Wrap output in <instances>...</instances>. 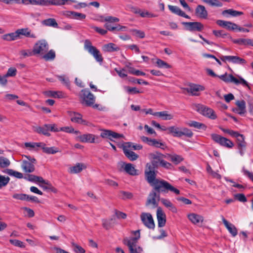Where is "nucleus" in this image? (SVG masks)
I'll return each instance as SVG.
<instances>
[{
	"mask_svg": "<svg viewBox=\"0 0 253 253\" xmlns=\"http://www.w3.org/2000/svg\"><path fill=\"white\" fill-rule=\"evenodd\" d=\"M187 124L190 127L198 129L206 130L207 128V126L205 124L194 121H190Z\"/></svg>",
	"mask_w": 253,
	"mask_h": 253,
	"instance_id": "2f4dec72",
	"label": "nucleus"
},
{
	"mask_svg": "<svg viewBox=\"0 0 253 253\" xmlns=\"http://www.w3.org/2000/svg\"><path fill=\"white\" fill-rule=\"evenodd\" d=\"M26 194H22V193H15L13 194L12 197L13 199H17V200H20L22 201H26Z\"/></svg>",
	"mask_w": 253,
	"mask_h": 253,
	"instance_id": "0e129e2a",
	"label": "nucleus"
},
{
	"mask_svg": "<svg viewBox=\"0 0 253 253\" xmlns=\"http://www.w3.org/2000/svg\"><path fill=\"white\" fill-rule=\"evenodd\" d=\"M140 218L143 223L147 228L151 229H154L155 223L151 213L143 212L140 215Z\"/></svg>",
	"mask_w": 253,
	"mask_h": 253,
	"instance_id": "f8f14e48",
	"label": "nucleus"
},
{
	"mask_svg": "<svg viewBox=\"0 0 253 253\" xmlns=\"http://www.w3.org/2000/svg\"><path fill=\"white\" fill-rule=\"evenodd\" d=\"M222 14L223 15L228 14L233 17H237L243 15L244 13L242 11H238L233 9H229L223 10Z\"/></svg>",
	"mask_w": 253,
	"mask_h": 253,
	"instance_id": "c9c22d12",
	"label": "nucleus"
},
{
	"mask_svg": "<svg viewBox=\"0 0 253 253\" xmlns=\"http://www.w3.org/2000/svg\"><path fill=\"white\" fill-rule=\"evenodd\" d=\"M126 91L129 94H135L137 93H141L139 90L137 89V88L135 87H130L129 86H126L124 87Z\"/></svg>",
	"mask_w": 253,
	"mask_h": 253,
	"instance_id": "a18cd8bd",
	"label": "nucleus"
},
{
	"mask_svg": "<svg viewBox=\"0 0 253 253\" xmlns=\"http://www.w3.org/2000/svg\"><path fill=\"white\" fill-rule=\"evenodd\" d=\"M70 115L71 117V121L78 124L82 118V115L81 114L75 112H71Z\"/></svg>",
	"mask_w": 253,
	"mask_h": 253,
	"instance_id": "a19ab883",
	"label": "nucleus"
},
{
	"mask_svg": "<svg viewBox=\"0 0 253 253\" xmlns=\"http://www.w3.org/2000/svg\"><path fill=\"white\" fill-rule=\"evenodd\" d=\"M234 199L235 200H237L241 202H246L247 201V199L245 196V195L243 194H236L234 195Z\"/></svg>",
	"mask_w": 253,
	"mask_h": 253,
	"instance_id": "e2e57ef3",
	"label": "nucleus"
},
{
	"mask_svg": "<svg viewBox=\"0 0 253 253\" xmlns=\"http://www.w3.org/2000/svg\"><path fill=\"white\" fill-rule=\"evenodd\" d=\"M10 164L9 160L4 157H0V167L4 168L8 167Z\"/></svg>",
	"mask_w": 253,
	"mask_h": 253,
	"instance_id": "09e8293b",
	"label": "nucleus"
},
{
	"mask_svg": "<svg viewBox=\"0 0 253 253\" xmlns=\"http://www.w3.org/2000/svg\"><path fill=\"white\" fill-rule=\"evenodd\" d=\"M82 98L83 99V103H84L87 106H92L94 108H97L98 106L97 104L93 105L95 97L93 94H92L88 90L86 89L82 90Z\"/></svg>",
	"mask_w": 253,
	"mask_h": 253,
	"instance_id": "6e6552de",
	"label": "nucleus"
},
{
	"mask_svg": "<svg viewBox=\"0 0 253 253\" xmlns=\"http://www.w3.org/2000/svg\"><path fill=\"white\" fill-rule=\"evenodd\" d=\"M153 115L162 117L163 120H170L173 118L172 115L169 114L166 111L155 112L154 113Z\"/></svg>",
	"mask_w": 253,
	"mask_h": 253,
	"instance_id": "c756f323",
	"label": "nucleus"
},
{
	"mask_svg": "<svg viewBox=\"0 0 253 253\" xmlns=\"http://www.w3.org/2000/svg\"><path fill=\"white\" fill-rule=\"evenodd\" d=\"M42 56V58L45 61L53 60L55 58V52L53 49H51Z\"/></svg>",
	"mask_w": 253,
	"mask_h": 253,
	"instance_id": "e433bc0d",
	"label": "nucleus"
},
{
	"mask_svg": "<svg viewBox=\"0 0 253 253\" xmlns=\"http://www.w3.org/2000/svg\"><path fill=\"white\" fill-rule=\"evenodd\" d=\"M9 242L11 244H12L13 245H14L16 247H20V248H24L25 247V246H24L23 243L19 240H18L10 239L9 240Z\"/></svg>",
	"mask_w": 253,
	"mask_h": 253,
	"instance_id": "338daca9",
	"label": "nucleus"
},
{
	"mask_svg": "<svg viewBox=\"0 0 253 253\" xmlns=\"http://www.w3.org/2000/svg\"><path fill=\"white\" fill-rule=\"evenodd\" d=\"M79 138L82 142L99 143V141H95V135L92 134H84L80 135Z\"/></svg>",
	"mask_w": 253,
	"mask_h": 253,
	"instance_id": "4be33fe9",
	"label": "nucleus"
},
{
	"mask_svg": "<svg viewBox=\"0 0 253 253\" xmlns=\"http://www.w3.org/2000/svg\"><path fill=\"white\" fill-rule=\"evenodd\" d=\"M3 172L6 173L10 176H13L18 178H22L23 175L22 173L14 171L11 169H5L2 171Z\"/></svg>",
	"mask_w": 253,
	"mask_h": 253,
	"instance_id": "72a5a7b5",
	"label": "nucleus"
},
{
	"mask_svg": "<svg viewBox=\"0 0 253 253\" xmlns=\"http://www.w3.org/2000/svg\"><path fill=\"white\" fill-rule=\"evenodd\" d=\"M139 15L142 17H155L157 16V15L150 13L145 10H141Z\"/></svg>",
	"mask_w": 253,
	"mask_h": 253,
	"instance_id": "052dcab7",
	"label": "nucleus"
},
{
	"mask_svg": "<svg viewBox=\"0 0 253 253\" xmlns=\"http://www.w3.org/2000/svg\"><path fill=\"white\" fill-rule=\"evenodd\" d=\"M192 108L203 116L211 119L214 120L217 118L214 111L212 109L202 104H193L192 105Z\"/></svg>",
	"mask_w": 253,
	"mask_h": 253,
	"instance_id": "20e7f679",
	"label": "nucleus"
},
{
	"mask_svg": "<svg viewBox=\"0 0 253 253\" xmlns=\"http://www.w3.org/2000/svg\"><path fill=\"white\" fill-rule=\"evenodd\" d=\"M84 166L83 164L78 163L70 168V172L72 173L80 172L83 170Z\"/></svg>",
	"mask_w": 253,
	"mask_h": 253,
	"instance_id": "79ce46f5",
	"label": "nucleus"
},
{
	"mask_svg": "<svg viewBox=\"0 0 253 253\" xmlns=\"http://www.w3.org/2000/svg\"><path fill=\"white\" fill-rule=\"evenodd\" d=\"M150 146H153L157 148H160L164 149L165 147V144L157 140L156 139H153L152 143L150 144Z\"/></svg>",
	"mask_w": 253,
	"mask_h": 253,
	"instance_id": "8fccbe9b",
	"label": "nucleus"
},
{
	"mask_svg": "<svg viewBox=\"0 0 253 253\" xmlns=\"http://www.w3.org/2000/svg\"><path fill=\"white\" fill-rule=\"evenodd\" d=\"M234 137L237 139L238 148H246L247 143L245 141V136L243 134L237 131Z\"/></svg>",
	"mask_w": 253,
	"mask_h": 253,
	"instance_id": "5701e85b",
	"label": "nucleus"
},
{
	"mask_svg": "<svg viewBox=\"0 0 253 253\" xmlns=\"http://www.w3.org/2000/svg\"><path fill=\"white\" fill-rule=\"evenodd\" d=\"M156 176L150 178L149 177H145L147 182L153 188V191H156L157 194H167L169 191L172 192L176 195L180 194V191L174 187L168 181L164 179L156 178Z\"/></svg>",
	"mask_w": 253,
	"mask_h": 253,
	"instance_id": "f257e3e1",
	"label": "nucleus"
},
{
	"mask_svg": "<svg viewBox=\"0 0 253 253\" xmlns=\"http://www.w3.org/2000/svg\"><path fill=\"white\" fill-rule=\"evenodd\" d=\"M20 54L22 56V58L35 55L34 53L33 50L32 51L31 50H22L20 51Z\"/></svg>",
	"mask_w": 253,
	"mask_h": 253,
	"instance_id": "603ef678",
	"label": "nucleus"
},
{
	"mask_svg": "<svg viewBox=\"0 0 253 253\" xmlns=\"http://www.w3.org/2000/svg\"><path fill=\"white\" fill-rule=\"evenodd\" d=\"M204 86L197 84H192L189 85V87L184 88L188 93H190L192 95L195 96L199 95L198 92L200 91L204 90Z\"/></svg>",
	"mask_w": 253,
	"mask_h": 253,
	"instance_id": "6ab92c4d",
	"label": "nucleus"
},
{
	"mask_svg": "<svg viewBox=\"0 0 253 253\" xmlns=\"http://www.w3.org/2000/svg\"><path fill=\"white\" fill-rule=\"evenodd\" d=\"M125 170L131 175H136L137 174V170L131 164H127L125 165Z\"/></svg>",
	"mask_w": 253,
	"mask_h": 253,
	"instance_id": "f704fd0d",
	"label": "nucleus"
},
{
	"mask_svg": "<svg viewBox=\"0 0 253 253\" xmlns=\"http://www.w3.org/2000/svg\"><path fill=\"white\" fill-rule=\"evenodd\" d=\"M160 166L168 169H171L173 168L172 165L170 163L165 161L164 159L161 161Z\"/></svg>",
	"mask_w": 253,
	"mask_h": 253,
	"instance_id": "69168bd1",
	"label": "nucleus"
},
{
	"mask_svg": "<svg viewBox=\"0 0 253 253\" xmlns=\"http://www.w3.org/2000/svg\"><path fill=\"white\" fill-rule=\"evenodd\" d=\"M168 157L170 160L175 165L179 164L184 160L183 158L181 156L175 154H168Z\"/></svg>",
	"mask_w": 253,
	"mask_h": 253,
	"instance_id": "473e14b6",
	"label": "nucleus"
},
{
	"mask_svg": "<svg viewBox=\"0 0 253 253\" xmlns=\"http://www.w3.org/2000/svg\"><path fill=\"white\" fill-rule=\"evenodd\" d=\"M195 14L199 18L206 19L208 13L204 6L198 5L195 9Z\"/></svg>",
	"mask_w": 253,
	"mask_h": 253,
	"instance_id": "aec40b11",
	"label": "nucleus"
},
{
	"mask_svg": "<svg viewBox=\"0 0 253 253\" xmlns=\"http://www.w3.org/2000/svg\"><path fill=\"white\" fill-rule=\"evenodd\" d=\"M40 147L42 150L43 153L47 154H54L59 152V149L56 147H46L44 143L41 142Z\"/></svg>",
	"mask_w": 253,
	"mask_h": 253,
	"instance_id": "393cba45",
	"label": "nucleus"
},
{
	"mask_svg": "<svg viewBox=\"0 0 253 253\" xmlns=\"http://www.w3.org/2000/svg\"><path fill=\"white\" fill-rule=\"evenodd\" d=\"M134 234L135 235L138 234L137 236L132 237L130 239L125 238L123 240V243L128 247L130 253H142L143 251L142 248L137 245V241L140 238V230L135 231Z\"/></svg>",
	"mask_w": 253,
	"mask_h": 253,
	"instance_id": "7ed1b4c3",
	"label": "nucleus"
},
{
	"mask_svg": "<svg viewBox=\"0 0 253 253\" xmlns=\"http://www.w3.org/2000/svg\"><path fill=\"white\" fill-rule=\"evenodd\" d=\"M202 1L212 6L221 7L222 6V3L217 0H202Z\"/></svg>",
	"mask_w": 253,
	"mask_h": 253,
	"instance_id": "49530a36",
	"label": "nucleus"
},
{
	"mask_svg": "<svg viewBox=\"0 0 253 253\" xmlns=\"http://www.w3.org/2000/svg\"><path fill=\"white\" fill-rule=\"evenodd\" d=\"M71 13L73 17L76 19L83 20L85 19L86 17V15L85 14L81 13L72 11L71 12Z\"/></svg>",
	"mask_w": 253,
	"mask_h": 253,
	"instance_id": "bf43d9fd",
	"label": "nucleus"
},
{
	"mask_svg": "<svg viewBox=\"0 0 253 253\" xmlns=\"http://www.w3.org/2000/svg\"><path fill=\"white\" fill-rule=\"evenodd\" d=\"M156 63L157 66L160 68L169 69L171 68V66L170 65L160 59L157 58Z\"/></svg>",
	"mask_w": 253,
	"mask_h": 253,
	"instance_id": "37998d69",
	"label": "nucleus"
},
{
	"mask_svg": "<svg viewBox=\"0 0 253 253\" xmlns=\"http://www.w3.org/2000/svg\"><path fill=\"white\" fill-rule=\"evenodd\" d=\"M219 78L225 83H233L236 84H240L244 86L248 87L250 88V86L247 82L242 77H239V80H238L234 77L232 75L230 74L228 75L226 73L225 74L219 76Z\"/></svg>",
	"mask_w": 253,
	"mask_h": 253,
	"instance_id": "0eeeda50",
	"label": "nucleus"
},
{
	"mask_svg": "<svg viewBox=\"0 0 253 253\" xmlns=\"http://www.w3.org/2000/svg\"><path fill=\"white\" fill-rule=\"evenodd\" d=\"M216 23L218 26L226 28L229 31H233L238 27V25L230 21L218 20Z\"/></svg>",
	"mask_w": 253,
	"mask_h": 253,
	"instance_id": "a211bd4d",
	"label": "nucleus"
},
{
	"mask_svg": "<svg viewBox=\"0 0 253 253\" xmlns=\"http://www.w3.org/2000/svg\"><path fill=\"white\" fill-rule=\"evenodd\" d=\"M18 38V36L17 32V30L15 32L4 35L2 37V39L4 40H6L7 41H14L17 39Z\"/></svg>",
	"mask_w": 253,
	"mask_h": 253,
	"instance_id": "4c0bfd02",
	"label": "nucleus"
},
{
	"mask_svg": "<svg viewBox=\"0 0 253 253\" xmlns=\"http://www.w3.org/2000/svg\"><path fill=\"white\" fill-rule=\"evenodd\" d=\"M168 7L170 11H171L172 13L176 14L179 16L180 15L181 13L182 12V11L180 9V8L176 6L169 5Z\"/></svg>",
	"mask_w": 253,
	"mask_h": 253,
	"instance_id": "3c124183",
	"label": "nucleus"
},
{
	"mask_svg": "<svg viewBox=\"0 0 253 253\" xmlns=\"http://www.w3.org/2000/svg\"><path fill=\"white\" fill-rule=\"evenodd\" d=\"M72 246L74 248V251L76 253H85V250L83 249L81 246L74 242L72 243Z\"/></svg>",
	"mask_w": 253,
	"mask_h": 253,
	"instance_id": "6e6d98bb",
	"label": "nucleus"
},
{
	"mask_svg": "<svg viewBox=\"0 0 253 253\" xmlns=\"http://www.w3.org/2000/svg\"><path fill=\"white\" fill-rule=\"evenodd\" d=\"M181 24L186 30L191 32H202L204 29V25L199 22H182Z\"/></svg>",
	"mask_w": 253,
	"mask_h": 253,
	"instance_id": "1a4fd4ad",
	"label": "nucleus"
},
{
	"mask_svg": "<svg viewBox=\"0 0 253 253\" xmlns=\"http://www.w3.org/2000/svg\"><path fill=\"white\" fill-rule=\"evenodd\" d=\"M130 31L134 36L140 38H144L145 36V33L142 31L137 29H132Z\"/></svg>",
	"mask_w": 253,
	"mask_h": 253,
	"instance_id": "13d9d810",
	"label": "nucleus"
},
{
	"mask_svg": "<svg viewBox=\"0 0 253 253\" xmlns=\"http://www.w3.org/2000/svg\"><path fill=\"white\" fill-rule=\"evenodd\" d=\"M176 130L173 131L174 132L173 137H181L182 136H185L191 138L193 135L192 131L187 127H179L175 126Z\"/></svg>",
	"mask_w": 253,
	"mask_h": 253,
	"instance_id": "ddd939ff",
	"label": "nucleus"
},
{
	"mask_svg": "<svg viewBox=\"0 0 253 253\" xmlns=\"http://www.w3.org/2000/svg\"><path fill=\"white\" fill-rule=\"evenodd\" d=\"M189 219L194 224H197L202 222L204 220L203 217L195 213H191L188 215Z\"/></svg>",
	"mask_w": 253,
	"mask_h": 253,
	"instance_id": "bb28decb",
	"label": "nucleus"
},
{
	"mask_svg": "<svg viewBox=\"0 0 253 253\" xmlns=\"http://www.w3.org/2000/svg\"><path fill=\"white\" fill-rule=\"evenodd\" d=\"M10 178L8 176H4L0 174V188L7 185L9 183Z\"/></svg>",
	"mask_w": 253,
	"mask_h": 253,
	"instance_id": "de8ad7c7",
	"label": "nucleus"
},
{
	"mask_svg": "<svg viewBox=\"0 0 253 253\" xmlns=\"http://www.w3.org/2000/svg\"><path fill=\"white\" fill-rule=\"evenodd\" d=\"M103 50L106 52H112L120 50V48L114 43H109L104 45Z\"/></svg>",
	"mask_w": 253,
	"mask_h": 253,
	"instance_id": "cd10ccee",
	"label": "nucleus"
},
{
	"mask_svg": "<svg viewBox=\"0 0 253 253\" xmlns=\"http://www.w3.org/2000/svg\"><path fill=\"white\" fill-rule=\"evenodd\" d=\"M17 73V70L15 68L11 67L9 68L6 74H5V77L6 78L9 77H14L16 76Z\"/></svg>",
	"mask_w": 253,
	"mask_h": 253,
	"instance_id": "4d7b16f0",
	"label": "nucleus"
},
{
	"mask_svg": "<svg viewBox=\"0 0 253 253\" xmlns=\"http://www.w3.org/2000/svg\"><path fill=\"white\" fill-rule=\"evenodd\" d=\"M49 45L45 40L38 41L33 47V51L35 55H43L47 52Z\"/></svg>",
	"mask_w": 253,
	"mask_h": 253,
	"instance_id": "423d86ee",
	"label": "nucleus"
},
{
	"mask_svg": "<svg viewBox=\"0 0 253 253\" xmlns=\"http://www.w3.org/2000/svg\"><path fill=\"white\" fill-rule=\"evenodd\" d=\"M157 218L159 227L165 226L166 223V215L161 207H158L157 210Z\"/></svg>",
	"mask_w": 253,
	"mask_h": 253,
	"instance_id": "f3484780",
	"label": "nucleus"
},
{
	"mask_svg": "<svg viewBox=\"0 0 253 253\" xmlns=\"http://www.w3.org/2000/svg\"><path fill=\"white\" fill-rule=\"evenodd\" d=\"M160 195L159 194H157L156 191H152L149 194L146 203V206H148L150 205H152L153 208H156L158 206L157 201H160Z\"/></svg>",
	"mask_w": 253,
	"mask_h": 253,
	"instance_id": "4468645a",
	"label": "nucleus"
},
{
	"mask_svg": "<svg viewBox=\"0 0 253 253\" xmlns=\"http://www.w3.org/2000/svg\"><path fill=\"white\" fill-rule=\"evenodd\" d=\"M44 94L47 97L62 98L63 97V94L60 91L48 90L44 92Z\"/></svg>",
	"mask_w": 253,
	"mask_h": 253,
	"instance_id": "7c9ffc66",
	"label": "nucleus"
},
{
	"mask_svg": "<svg viewBox=\"0 0 253 253\" xmlns=\"http://www.w3.org/2000/svg\"><path fill=\"white\" fill-rule=\"evenodd\" d=\"M212 33L216 37L225 38L228 35L227 33H225L223 30H213Z\"/></svg>",
	"mask_w": 253,
	"mask_h": 253,
	"instance_id": "5fc2aeb1",
	"label": "nucleus"
},
{
	"mask_svg": "<svg viewBox=\"0 0 253 253\" xmlns=\"http://www.w3.org/2000/svg\"><path fill=\"white\" fill-rule=\"evenodd\" d=\"M57 77L63 84L69 87L70 81L68 78L65 77V76H58Z\"/></svg>",
	"mask_w": 253,
	"mask_h": 253,
	"instance_id": "680f3d73",
	"label": "nucleus"
},
{
	"mask_svg": "<svg viewBox=\"0 0 253 253\" xmlns=\"http://www.w3.org/2000/svg\"><path fill=\"white\" fill-rule=\"evenodd\" d=\"M84 48L93 56L97 62L101 64L103 61V57L100 51L96 47L92 45L90 41L86 40L84 41Z\"/></svg>",
	"mask_w": 253,
	"mask_h": 253,
	"instance_id": "39448f33",
	"label": "nucleus"
},
{
	"mask_svg": "<svg viewBox=\"0 0 253 253\" xmlns=\"http://www.w3.org/2000/svg\"><path fill=\"white\" fill-rule=\"evenodd\" d=\"M36 131L38 133H42L45 136H49L50 134L48 131L47 127H45V125L43 126H39L36 128Z\"/></svg>",
	"mask_w": 253,
	"mask_h": 253,
	"instance_id": "c03bdc74",
	"label": "nucleus"
},
{
	"mask_svg": "<svg viewBox=\"0 0 253 253\" xmlns=\"http://www.w3.org/2000/svg\"><path fill=\"white\" fill-rule=\"evenodd\" d=\"M120 193L122 195V199L123 200L130 199L133 197L132 193L130 192L122 191Z\"/></svg>",
	"mask_w": 253,
	"mask_h": 253,
	"instance_id": "774afa93",
	"label": "nucleus"
},
{
	"mask_svg": "<svg viewBox=\"0 0 253 253\" xmlns=\"http://www.w3.org/2000/svg\"><path fill=\"white\" fill-rule=\"evenodd\" d=\"M122 148L125 156L130 161H133L137 159L138 155L130 150L131 149V142H125L122 145Z\"/></svg>",
	"mask_w": 253,
	"mask_h": 253,
	"instance_id": "9b49d317",
	"label": "nucleus"
},
{
	"mask_svg": "<svg viewBox=\"0 0 253 253\" xmlns=\"http://www.w3.org/2000/svg\"><path fill=\"white\" fill-rule=\"evenodd\" d=\"M236 105L238 108L236 109L234 111H236L238 114L242 115L245 113L246 111V102L244 100H238L236 102Z\"/></svg>",
	"mask_w": 253,
	"mask_h": 253,
	"instance_id": "a878e982",
	"label": "nucleus"
},
{
	"mask_svg": "<svg viewBox=\"0 0 253 253\" xmlns=\"http://www.w3.org/2000/svg\"><path fill=\"white\" fill-rule=\"evenodd\" d=\"M34 163L23 160L22 163L21 167L23 170L26 173H31L35 169Z\"/></svg>",
	"mask_w": 253,
	"mask_h": 253,
	"instance_id": "412c9836",
	"label": "nucleus"
},
{
	"mask_svg": "<svg viewBox=\"0 0 253 253\" xmlns=\"http://www.w3.org/2000/svg\"><path fill=\"white\" fill-rule=\"evenodd\" d=\"M149 158L150 162L146 165L144 171L145 178L149 177L150 178L157 175L158 173L157 169L160 166L161 161L163 159L166 158V156L159 152H155L149 154Z\"/></svg>",
	"mask_w": 253,
	"mask_h": 253,
	"instance_id": "f03ea898",
	"label": "nucleus"
},
{
	"mask_svg": "<svg viewBox=\"0 0 253 253\" xmlns=\"http://www.w3.org/2000/svg\"><path fill=\"white\" fill-rule=\"evenodd\" d=\"M42 23L43 25L47 26H50L54 28L58 27V24L56 22V20L54 18H48L44 20Z\"/></svg>",
	"mask_w": 253,
	"mask_h": 253,
	"instance_id": "58836bf2",
	"label": "nucleus"
},
{
	"mask_svg": "<svg viewBox=\"0 0 253 253\" xmlns=\"http://www.w3.org/2000/svg\"><path fill=\"white\" fill-rule=\"evenodd\" d=\"M102 226L106 230H109L113 226V218L109 219H102Z\"/></svg>",
	"mask_w": 253,
	"mask_h": 253,
	"instance_id": "ea45409f",
	"label": "nucleus"
},
{
	"mask_svg": "<svg viewBox=\"0 0 253 253\" xmlns=\"http://www.w3.org/2000/svg\"><path fill=\"white\" fill-rule=\"evenodd\" d=\"M100 136L102 138H108L112 141V138H120L124 137L123 134L118 133L111 130H103L100 134Z\"/></svg>",
	"mask_w": 253,
	"mask_h": 253,
	"instance_id": "dca6fc26",
	"label": "nucleus"
},
{
	"mask_svg": "<svg viewBox=\"0 0 253 253\" xmlns=\"http://www.w3.org/2000/svg\"><path fill=\"white\" fill-rule=\"evenodd\" d=\"M162 130L163 131H167V133L169 134H171L173 136L174 135V132H172L173 131L176 130L175 129V126H171L168 127H166L165 126H161V127L159 128Z\"/></svg>",
	"mask_w": 253,
	"mask_h": 253,
	"instance_id": "864d4df0",
	"label": "nucleus"
},
{
	"mask_svg": "<svg viewBox=\"0 0 253 253\" xmlns=\"http://www.w3.org/2000/svg\"><path fill=\"white\" fill-rule=\"evenodd\" d=\"M18 37L20 35H23L26 37L36 38V36L34 34H31V31L28 28H22L17 30Z\"/></svg>",
	"mask_w": 253,
	"mask_h": 253,
	"instance_id": "c85d7f7f",
	"label": "nucleus"
},
{
	"mask_svg": "<svg viewBox=\"0 0 253 253\" xmlns=\"http://www.w3.org/2000/svg\"><path fill=\"white\" fill-rule=\"evenodd\" d=\"M222 221L225 226L228 229L230 234L233 237L236 236L238 233L237 229L236 227L232 223L228 222V221L226 220L224 218H223Z\"/></svg>",
	"mask_w": 253,
	"mask_h": 253,
	"instance_id": "b1692460",
	"label": "nucleus"
},
{
	"mask_svg": "<svg viewBox=\"0 0 253 253\" xmlns=\"http://www.w3.org/2000/svg\"><path fill=\"white\" fill-rule=\"evenodd\" d=\"M221 60L223 62L226 61L232 62L233 64L245 65L247 63V61L243 58H240L237 56H223L220 57Z\"/></svg>",
	"mask_w": 253,
	"mask_h": 253,
	"instance_id": "2eb2a0df",
	"label": "nucleus"
},
{
	"mask_svg": "<svg viewBox=\"0 0 253 253\" xmlns=\"http://www.w3.org/2000/svg\"><path fill=\"white\" fill-rule=\"evenodd\" d=\"M211 137L214 141L222 146L231 148L234 146L233 143L229 139L218 134L213 133L211 134Z\"/></svg>",
	"mask_w": 253,
	"mask_h": 253,
	"instance_id": "9d476101",
	"label": "nucleus"
}]
</instances>
